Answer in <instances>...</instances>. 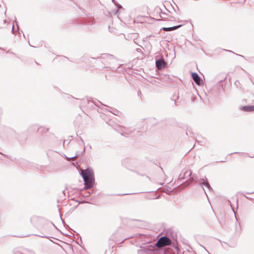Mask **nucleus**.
Here are the masks:
<instances>
[{"label":"nucleus","mask_w":254,"mask_h":254,"mask_svg":"<svg viewBox=\"0 0 254 254\" xmlns=\"http://www.w3.org/2000/svg\"><path fill=\"white\" fill-rule=\"evenodd\" d=\"M236 244L235 243H233L232 245H229V246L232 248H234L236 247Z\"/></svg>","instance_id":"obj_17"},{"label":"nucleus","mask_w":254,"mask_h":254,"mask_svg":"<svg viewBox=\"0 0 254 254\" xmlns=\"http://www.w3.org/2000/svg\"><path fill=\"white\" fill-rule=\"evenodd\" d=\"M84 150H85V149H84L83 151H82V152L80 153V154H82L83 153V152H84Z\"/></svg>","instance_id":"obj_25"},{"label":"nucleus","mask_w":254,"mask_h":254,"mask_svg":"<svg viewBox=\"0 0 254 254\" xmlns=\"http://www.w3.org/2000/svg\"><path fill=\"white\" fill-rule=\"evenodd\" d=\"M79 155H78V154H76L75 156H72V157H66V156L65 157H66V159H67V160H70V159H73V158H75V157H78Z\"/></svg>","instance_id":"obj_13"},{"label":"nucleus","mask_w":254,"mask_h":254,"mask_svg":"<svg viewBox=\"0 0 254 254\" xmlns=\"http://www.w3.org/2000/svg\"><path fill=\"white\" fill-rule=\"evenodd\" d=\"M253 193V192H248V193H249V194H252V193Z\"/></svg>","instance_id":"obj_27"},{"label":"nucleus","mask_w":254,"mask_h":254,"mask_svg":"<svg viewBox=\"0 0 254 254\" xmlns=\"http://www.w3.org/2000/svg\"><path fill=\"white\" fill-rule=\"evenodd\" d=\"M140 93H141V92H140V91H139V92H138V95H139V94H140Z\"/></svg>","instance_id":"obj_28"},{"label":"nucleus","mask_w":254,"mask_h":254,"mask_svg":"<svg viewBox=\"0 0 254 254\" xmlns=\"http://www.w3.org/2000/svg\"><path fill=\"white\" fill-rule=\"evenodd\" d=\"M231 206V208H232V209L233 210V211L234 212V214H235V217H236V213H235V211L233 208V207L232 206V205L230 204ZM237 219V218H236Z\"/></svg>","instance_id":"obj_19"},{"label":"nucleus","mask_w":254,"mask_h":254,"mask_svg":"<svg viewBox=\"0 0 254 254\" xmlns=\"http://www.w3.org/2000/svg\"><path fill=\"white\" fill-rule=\"evenodd\" d=\"M6 20L5 19H4L2 21V25H0V28H2L4 27V25L6 23Z\"/></svg>","instance_id":"obj_14"},{"label":"nucleus","mask_w":254,"mask_h":254,"mask_svg":"<svg viewBox=\"0 0 254 254\" xmlns=\"http://www.w3.org/2000/svg\"><path fill=\"white\" fill-rule=\"evenodd\" d=\"M83 24L84 25H88L89 24L87 22H86L85 21Z\"/></svg>","instance_id":"obj_22"},{"label":"nucleus","mask_w":254,"mask_h":254,"mask_svg":"<svg viewBox=\"0 0 254 254\" xmlns=\"http://www.w3.org/2000/svg\"><path fill=\"white\" fill-rule=\"evenodd\" d=\"M115 4L116 5V6H117V8H118V10H119V9H120V8H122V6L121 4H119V3H115Z\"/></svg>","instance_id":"obj_15"},{"label":"nucleus","mask_w":254,"mask_h":254,"mask_svg":"<svg viewBox=\"0 0 254 254\" xmlns=\"http://www.w3.org/2000/svg\"><path fill=\"white\" fill-rule=\"evenodd\" d=\"M166 63L164 60V58L161 57L158 59L156 60L155 64L158 69H162L164 68L166 65Z\"/></svg>","instance_id":"obj_5"},{"label":"nucleus","mask_w":254,"mask_h":254,"mask_svg":"<svg viewBox=\"0 0 254 254\" xmlns=\"http://www.w3.org/2000/svg\"><path fill=\"white\" fill-rule=\"evenodd\" d=\"M80 174L84 181V187L83 190H87L91 189L95 183L94 174L92 170L90 168L82 170Z\"/></svg>","instance_id":"obj_1"},{"label":"nucleus","mask_w":254,"mask_h":254,"mask_svg":"<svg viewBox=\"0 0 254 254\" xmlns=\"http://www.w3.org/2000/svg\"><path fill=\"white\" fill-rule=\"evenodd\" d=\"M150 247L151 246H147L138 250V254H154L153 251Z\"/></svg>","instance_id":"obj_4"},{"label":"nucleus","mask_w":254,"mask_h":254,"mask_svg":"<svg viewBox=\"0 0 254 254\" xmlns=\"http://www.w3.org/2000/svg\"><path fill=\"white\" fill-rule=\"evenodd\" d=\"M203 180H204L203 179ZM199 185L202 187V188H203V190L204 191L206 195H207V193L206 192V191H205L204 188H203V186H205L209 190H210L212 189L209 183L208 182V181H203V182H201L199 183Z\"/></svg>","instance_id":"obj_9"},{"label":"nucleus","mask_w":254,"mask_h":254,"mask_svg":"<svg viewBox=\"0 0 254 254\" xmlns=\"http://www.w3.org/2000/svg\"><path fill=\"white\" fill-rule=\"evenodd\" d=\"M171 244V240L167 236H162L158 240L155 245L157 248H160L164 246H170Z\"/></svg>","instance_id":"obj_2"},{"label":"nucleus","mask_w":254,"mask_h":254,"mask_svg":"<svg viewBox=\"0 0 254 254\" xmlns=\"http://www.w3.org/2000/svg\"><path fill=\"white\" fill-rule=\"evenodd\" d=\"M203 248H204V249H205V250L207 251V250H206V249H205V248H204V247H203Z\"/></svg>","instance_id":"obj_29"},{"label":"nucleus","mask_w":254,"mask_h":254,"mask_svg":"<svg viewBox=\"0 0 254 254\" xmlns=\"http://www.w3.org/2000/svg\"><path fill=\"white\" fill-rule=\"evenodd\" d=\"M42 129V131L44 132H47L48 130V128H42V127H41V128H38V130L39 131H40V130Z\"/></svg>","instance_id":"obj_12"},{"label":"nucleus","mask_w":254,"mask_h":254,"mask_svg":"<svg viewBox=\"0 0 254 254\" xmlns=\"http://www.w3.org/2000/svg\"><path fill=\"white\" fill-rule=\"evenodd\" d=\"M171 12L168 10H167V13L164 12H160V16L162 19H167L169 20H172L174 18L171 15Z\"/></svg>","instance_id":"obj_7"},{"label":"nucleus","mask_w":254,"mask_h":254,"mask_svg":"<svg viewBox=\"0 0 254 254\" xmlns=\"http://www.w3.org/2000/svg\"><path fill=\"white\" fill-rule=\"evenodd\" d=\"M181 26V25H179L175 26H173L171 27H168V28H163V29L165 31H169L171 30H176L178 28H180Z\"/></svg>","instance_id":"obj_11"},{"label":"nucleus","mask_w":254,"mask_h":254,"mask_svg":"<svg viewBox=\"0 0 254 254\" xmlns=\"http://www.w3.org/2000/svg\"><path fill=\"white\" fill-rule=\"evenodd\" d=\"M168 253H169V254H175L174 253H172L170 252H168Z\"/></svg>","instance_id":"obj_23"},{"label":"nucleus","mask_w":254,"mask_h":254,"mask_svg":"<svg viewBox=\"0 0 254 254\" xmlns=\"http://www.w3.org/2000/svg\"><path fill=\"white\" fill-rule=\"evenodd\" d=\"M81 141L82 142H84L83 140H82V139H81Z\"/></svg>","instance_id":"obj_30"},{"label":"nucleus","mask_w":254,"mask_h":254,"mask_svg":"<svg viewBox=\"0 0 254 254\" xmlns=\"http://www.w3.org/2000/svg\"><path fill=\"white\" fill-rule=\"evenodd\" d=\"M90 192H88L87 194L86 195V196H89L90 195Z\"/></svg>","instance_id":"obj_21"},{"label":"nucleus","mask_w":254,"mask_h":254,"mask_svg":"<svg viewBox=\"0 0 254 254\" xmlns=\"http://www.w3.org/2000/svg\"><path fill=\"white\" fill-rule=\"evenodd\" d=\"M136 51L138 53H140V52H141V49L140 48H137V49H136Z\"/></svg>","instance_id":"obj_18"},{"label":"nucleus","mask_w":254,"mask_h":254,"mask_svg":"<svg viewBox=\"0 0 254 254\" xmlns=\"http://www.w3.org/2000/svg\"><path fill=\"white\" fill-rule=\"evenodd\" d=\"M164 253H165V254H166V251H164Z\"/></svg>","instance_id":"obj_31"},{"label":"nucleus","mask_w":254,"mask_h":254,"mask_svg":"<svg viewBox=\"0 0 254 254\" xmlns=\"http://www.w3.org/2000/svg\"><path fill=\"white\" fill-rule=\"evenodd\" d=\"M241 110L245 112L254 111V105L244 106L241 107Z\"/></svg>","instance_id":"obj_8"},{"label":"nucleus","mask_w":254,"mask_h":254,"mask_svg":"<svg viewBox=\"0 0 254 254\" xmlns=\"http://www.w3.org/2000/svg\"><path fill=\"white\" fill-rule=\"evenodd\" d=\"M191 76L192 79L197 85H200L203 83L202 79L196 72H192Z\"/></svg>","instance_id":"obj_6"},{"label":"nucleus","mask_w":254,"mask_h":254,"mask_svg":"<svg viewBox=\"0 0 254 254\" xmlns=\"http://www.w3.org/2000/svg\"><path fill=\"white\" fill-rule=\"evenodd\" d=\"M12 32H13V34L14 33V25L12 26Z\"/></svg>","instance_id":"obj_20"},{"label":"nucleus","mask_w":254,"mask_h":254,"mask_svg":"<svg viewBox=\"0 0 254 254\" xmlns=\"http://www.w3.org/2000/svg\"><path fill=\"white\" fill-rule=\"evenodd\" d=\"M186 133H187V134L188 135H189V134H190V133H191V131H190V130H189V129H188V130H187V131H186Z\"/></svg>","instance_id":"obj_16"},{"label":"nucleus","mask_w":254,"mask_h":254,"mask_svg":"<svg viewBox=\"0 0 254 254\" xmlns=\"http://www.w3.org/2000/svg\"><path fill=\"white\" fill-rule=\"evenodd\" d=\"M98 102L102 106L104 105V104H103L101 102H100V101H98Z\"/></svg>","instance_id":"obj_24"},{"label":"nucleus","mask_w":254,"mask_h":254,"mask_svg":"<svg viewBox=\"0 0 254 254\" xmlns=\"http://www.w3.org/2000/svg\"><path fill=\"white\" fill-rule=\"evenodd\" d=\"M103 59H105L110 61H113L115 60V57L109 54H105L103 55Z\"/></svg>","instance_id":"obj_10"},{"label":"nucleus","mask_w":254,"mask_h":254,"mask_svg":"<svg viewBox=\"0 0 254 254\" xmlns=\"http://www.w3.org/2000/svg\"><path fill=\"white\" fill-rule=\"evenodd\" d=\"M192 175V172L190 170H187L185 171L183 175L181 174L180 175L181 179H189L191 180L192 182H196L197 181L194 178V175Z\"/></svg>","instance_id":"obj_3"},{"label":"nucleus","mask_w":254,"mask_h":254,"mask_svg":"<svg viewBox=\"0 0 254 254\" xmlns=\"http://www.w3.org/2000/svg\"><path fill=\"white\" fill-rule=\"evenodd\" d=\"M52 225H53L54 227H55L56 228V227L55 226V225H54V224L53 223H52Z\"/></svg>","instance_id":"obj_26"}]
</instances>
